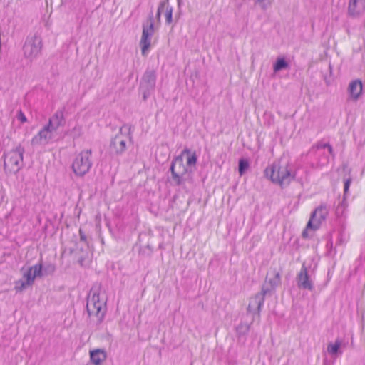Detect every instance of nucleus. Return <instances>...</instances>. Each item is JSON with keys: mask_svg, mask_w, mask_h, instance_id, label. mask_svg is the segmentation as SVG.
Segmentation results:
<instances>
[{"mask_svg": "<svg viewBox=\"0 0 365 365\" xmlns=\"http://www.w3.org/2000/svg\"><path fill=\"white\" fill-rule=\"evenodd\" d=\"M98 288L93 287L88 297L86 310L90 319L88 325L96 330L100 329L106 315V301L101 299Z\"/></svg>", "mask_w": 365, "mask_h": 365, "instance_id": "1", "label": "nucleus"}, {"mask_svg": "<svg viewBox=\"0 0 365 365\" xmlns=\"http://www.w3.org/2000/svg\"><path fill=\"white\" fill-rule=\"evenodd\" d=\"M264 175L283 188L288 186L295 178L296 173L292 172L289 162L281 158L264 170Z\"/></svg>", "mask_w": 365, "mask_h": 365, "instance_id": "2", "label": "nucleus"}, {"mask_svg": "<svg viewBox=\"0 0 365 365\" xmlns=\"http://www.w3.org/2000/svg\"><path fill=\"white\" fill-rule=\"evenodd\" d=\"M24 148L16 146L7 154L3 155L4 169L6 174L17 173L23 166Z\"/></svg>", "mask_w": 365, "mask_h": 365, "instance_id": "3", "label": "nucleus"}, {"mask_svg": "<svg viewBox=\"0 0 365 365\" xmlns=\"http://www.w3.org/2000/svg\"><path fill=\"white\" fill-rule=\"evenodd\" d=\"M170 171L171 173L172 180L176 185H181L186 181L187 168V165L184 164L182 155L175 157L173 160L170 167Z\"/></svg>", "mask_w": 365, "mask_h": 365, "instance_id": "4", "label": "nucleus"}, {"mask_svg": "<svg viewBox=\"0 0 365 365\" xmlns=\"http://www.w3.org/2000/svg\"><path fill=\"white\" fill-rule=\"evenodd\" d=\"M91 154V150L88 149L81 151L76 157L72 164V168L76 175L82 177L89 171L92 166Z\"/></svg>", "mask_w": 365, "mask_h": 365, "instance_id": "5", "label": "nucleus"}, {"mask_svg": "<svg viewBox=\"0 0 365 365\" xmlns=\"http://www.w3.org/2000/svg\"><path fill=\"white\" fill-rule=\"evenodd\" d=\"M156 72L148 68L140 82L139 89L143 95V101H146L154 92L156 83Z\"/></svg>", "mask_w": 365, "mask_h": 365, "instance_id": "6", "label": "nucleus"}, {"mask_svg": "<svg viewBox=\"0 0 365 365\" xmlns=\"http://www.w3.org/2000/svg\"><path fill=\"white\" fill-rule=\"evenodd\" d=\"M154 34V19L153 15L151 12L145 22L143 24V32L141 39L140 41V46L143 56H146L147 51L150 47L151 37Z\"/></svg>", "mask_w": 365, "mask_h": 365, "instance_id": "7", "label": "nucleus"}, {"mask_svg": "<svg viewBox=\"0 0 365 365\" xmlns=\"http://www.w3.org/2000/svg\"><path fill=\"white\" fill-rule=\"evenodd\" d=\"M42 48V41L41 36L37 34L27 36L23 46L25 57L29 58H36Z\"/></svg>", "mask_w": 365, "mask_h": 365, "instance_id": "8", "label": "nucleus"}, {"mask_svg": "<svg viewBox=\"0 0 365 365\" xmlns=\"http://www.w3.org/2000/svg\"><path fill=\"white\" fill-rule=\"evenodd\" d=\"M268 293L269 290L267 288H262L261 292L257 293L254 297L250 299L247 312L259 317L262 307L264 302V297Z\"/></svg>", "mask_w": 365, "mask_h": 365, "instance_id": "9", "label": "nucleus"}, {"mask_svg": "<svg viewBox=\"0 0 365 365\" xmlns=\"http://www.w3.org/2000/svg\"><path fill=\"white\" fill-rule=\"evenodd\" d=\"M296 282L300 289L313 291L314 289V282L308 273V267L305 263L302 264L300 271L297 274Z\"/></svg>", "mask_w": 365, "mask_h": 365, "instance_id": "10", "label": "nucleus"}, {"mask_svg": "<svg viewBox=\"0 0 365 365\" xmlns=\"http://www.w3.org/2000/svg\"><path fill=\"white\" fill-rule=\"evenodd\" d=\"M123 128L125 126L120 128V133L112 138L110 143V152L116 155H121L127 148V141L129 138L122 133Z\"/></svg>", "mask_w": 365, "mask_h": 365, "instance_id": "11", "label": "nucleus"}, {"mask_svg": "<svg viewBox=\"0 0 365 365\" xmlns=\"http://www.w3.org/2000/svg\"><path fill=\"white\" fill-rule=\"evenodd\" d=\"M328 214L326 206L320 205L312 213L310 219L307 225V228L317 230L321 223L325 220Z\"/></svg>", "mask_w": 365, "mask_h": 365, "instance_id": "12", "label": "nucleus"}, {"mask_svg": "<svg viewBox=\"0 0 365 365\" xmlns=\"http://www.w3.org/2000/svg\"><path fill=\"white\" fill-rule=\"evenodd\" d=\"M53 132L48 125H45L43 128L31 139L32 145H46L48 144L53 138Z\"/></svg>", "mask_w": 365, "mask_h": 365, "instance_id": "13", "label": "nucleus"}, {"mask_svg": "<svg viewBox=\"0 0 365 365\" xmlns=\"http://www.w3.org/2000/svg\"><path fill=\"white\" fill-rule=\"evenodd\" d=\"M280 274L276 269H270L267 274L265 284L262 288H267L269 290L268 294H271L276 289V287L280 284Z\"/></svg>", "mask_w": 365, "mask_h": 365, "instance_id": "14", "label": "nucleus"}, {"mask_svg": "<svg viewBox=\"0 0 365 365\" xmlns=\"http://www.w3.org/2000/svg\"><path fill=\"white\" fill-rule=\"evenodd\" d=\"M43 276L42 273V264L38 263L32 267H30L23 274V279L26 281V284L32 285L34 282L35 278L41 277Z\"/></svg>", "mask_w": 365, "mask_h": 365, "instance_id": "15", "label": "nucleus"}, {"mask_svg": "<svg viewBox=\"0 0 365 365\" xmlns=\"http://www.w3.org/2000/svg\"><path fill=\"white\" fill-rule=\"evenodd\" d=\"M66 124V119L64 118L63 109L58 110L48 121V125L51 130L56 131L58 128L63 126Z\"/></svg>", "mask_w": 365, "mask_h": 365, "instance_id": "16", "label": "nucleus"}, {"mask_svg": "<svg viewBox=\"0 0 365 365\" xmlns=\"http://www.w3.org/2000/svg\"><path fill=\"white\" fill-rule=\"evenodd\" d=\"M365 9V0H350L348 12L353 17L359 16Z\"/></svg>", "mask_w": 365, "mask_h": 365, "instance_id": "17", "label": "nucleus"}, {"mask_svg": "<svg viewBox=\"0 0 365 365\" xmlns=\"http://www.w3.org/2000/svg\"><path fill=\"white\" fill-rule=\"evenodd\" d=\"M349 91L354 99H358L363 89L362 82L357 79L352 81L349 86Z\"/></svg>", "mask_w": 365, "mask_h": 365, "instance_id": "18", "label": "nucleus"}, {"mask_svg": "<svg viewBox=\"0 0 365 365\" xmlns=\"http://www.w3.org/2000/svg\"><path fill=\"white\" fill-rule=\"evenodd\" d=\"M106 353L103 349H98L90 351V359L94 365H100L106 359Z\"/></svg>", "mask_w": 365, "mask_h": 365, "instance_id": "19", "label": "nucleus"}, {"mask_svg": "<svg viewBox=\"0 0 365 365\" xmlns=\"http://www.w3.org/2000/svg\"><path fill=\"white\" fill-rule=\"evenodd\" d=\"M289 68V64L284 57H278L273 64V71L277 73L280 71L285 70Z\"/></svg>", "mask_w": 365, "mask_h": 365, "instance_id": "20", "label": "nucleus"}, {"mask_svg": "<svg viewBox=\"0 0 365 365\" xmlns=\"http://www.w3.org/2000/svg\"><path fill=\"white\" fill-rule=\"evenodd\" d=\"M185 154L187 155V165H195L197 161V157L195 152L192 153L191 150L186 148L183 150V151L181 153L182 157L183 158V155Z\"/></svg>", "mask_w": 365, "mask_h": 365, "instance_id": "21", "label": "nucleus"}, {"mask_svg": "<svg viewBox=\"0 0 365 365\" xmlns=\"http://www.w3.org/2000/svg\"><path fill=\"white\" fill-rule=\"evenodd\" d=\"M341 342L336 341L334 344H329L327 346V351L332 355H337L340 352Z\"/></svg>", "mask_w": 365, "mask_h": 365, "instance_id": "22", "label": "nucleus"}, {"mask_svg": "<svg viewBox=\"0 0 365 365\" xmlns=\"http://www.w3.org/2000/svg\"><path fill=\"white\" fill-rule=\"evenodd\" d=\"M250 325L247 323H240L236 328L238 336H245L250 331Z\"/></svg>", "mask_w": 365, "mask_h": 365, "instance_id": "23", "label": "nucleus"}, {"mask_svg": "<svg viewBox=\"0 0 365 365\" xmlns=\"http://www.w3.org/2000/svg\"><path fill=\"white\" fill-rule=\"evenodd\" d=\"M250 166L249 161L247 159L241 158L238 163V172L240 175H242Z\"/></svg>", "mask_w": 365, "mask_h": 365, "instance_id": "24", "label": "nucleus"}, {"mask_svg": "<svg viewBox=\"0 0 365 365\" xmlns=\"http://www.w3.org/2000/svg\"><path fill=\"white\" fill-rule=\"evenodd\" d=\"M28 286H31L29 284H26L24 279H21L15 282L14 290L16 292H21L27 288Z\"/></svg>", "mask_w": 365, "mask_h": 365, "instance_id": "25", "label": "nucleus"}, {"mask_svg": "<svg viewBox=\"0 0 365 365\" xmlns=\"http://www.w3.org/2000/svg\"><path fill=\"white\" fill-rule=\"evenodd\" d=\"M56 271V265L53 263H47L42 265V273L43 274H53Z\"/></svg>", "mask_w": 365, "mask_h": 365, "instance_id": "26", "label": "nucleus"}, {"mask_svg": "<svg viewBox=\"0 0 365 365\" xmlns=\"http://www.w3.org/2000/svg\"><path fill=\"white\" fill-rule=\"evenodd\" d=\"M351 178H347L344 180V200L341 202V205L342 206H346V202H345V197H346V195H347L348 192H349V187H350V185H351Z\"/></svg>", "mask_w": 365, "mask_h": 365, "instance_id": "27", "label": "nucleus"}, {"mask_svg": "<svg viewBox=\"0 0 365 365\" xmlns=\"http://www.w3.org/2000/svg\"><path fill=\"white\" fill-rule=\"evenodd\" d=\"M165 23L170 24L173 22V7L170 6H166V11L165 14Z\"/></svg>", "mask_w": 365, "mask_h": 365, "instance_id": "28", "label": "nucleus"}, {"mask_svg": "<svg viewBox=\"0 0 365 365\" xmlns=\"http://www.w3.org/2000/svg\"><path fill=\"white\" fill-rule=\"evenodd\" d=\"M168 2V0H164L159 3L157 14H156V18L158 21L160 19L161 12L164 9V8L166 6V4Z\"/></svg>", "mask_w": 365, "mask_h": 365, "instance_id": "29", "label": "nucleus"}, {"mask_svg": "<svg viewBox=\"0 0 365 365\" xmlns=\"http://www.w3.org/2000/svg\"><path fill=\"white\" fill-rule=\"evenodd\" d=\"M316 148L317 149H322V148L327 149V148L329 154H331V155H334L333 148L329 143H319L317 144Z\"/></svg>", "mask_w": 365, "mask_h": 365, "instance_id": "30", "label": "nucleus"}, {"mask_svg": "<svg viewBox=\"0 0 365 365\" xmlns=\"http://www.w3.org/2000/svg\"><path fill=\"white\" fill-rule=\"evenodd\" d=\"M256 1L260 4L263 10L267 9V7L271 5L272 3L271 0H256Z\"/></svg>", "mask_w": 365, "mask_h": 365, "instance_id": "31", "label": "nucleus"}, {"mask_svg": "<svg viewBox=\"0 0 365 365\" xmlns=\"http://www.w3.org/2000/svg\"><path fill=\"white\" fill-rule=\"evenodd\" d=\"M152 252L153 250L149 245H148L143 248H141L140 250V253L144 255H150Z\"/></svg>", "mask_w": 365, "mask_h": 365, "instance_id": "32", "label": "nucleus"}, {"mask_svg": "<svg viewBox=\"0 0 365 365\" xmlns=\"http://www.w3.org/2000/svg\"><path fill=\"white\" fill-rule=\"evenodd\" d=\"M16 118L22 123H26L27 121L26 117L25 116L24 113L21 110L18 112Z\"/></svg>", "mask_w": 365, "mask_h": 365, "instance_id": "33", "label": "nucleus"}, {"mask_svg": "<svg viewBox=\"0 0 365 365\" xmlns=\"http://www.w3.org/2000/svg\"><path fill=\"white\" fill-rule=\"evenodd\" d=\"M79 235H80L81 241L84 242L85 243H87V240H86V234L82 230V229L79 230Z\"/></svg>", "mask_w": 365, "mask_h": 365, "instance_id": "34", "label": "nucleus"}, {"mask_svg": "<svg viewBox=\"0 0 365 365\" xmlns=\"http://www.w3.org/2000/svg\"><path fill=\"white\" fill-rule=\"evenodd\" d=\"M84 260H85V257H83V256H81V257H78V263L81 267H83V266Z\"/></svg>", "mask_w": 365, "mask_h": 365, "instance_id": "35", "label": "nucleus"}, {"mask_svg": "<svg viewBox=\"0 0 365 365\" xmlns=\"http://www.w3.org/2000/svg\"><path fill=\"white\" fill-rule=\"evenodd\" d=\"M307 229L308 228L306 227V229L302 232V235L304 238H306L307 237Z\"/></svg>", "mask_w": 365, "mask_h": 365, "instance_id": "36", "label": "nucleus"}, {"mask_svg": "<svg viewBox=\"0 0 365 365\" xmlns=\"http://www.w3.org/2000/svg\"><path fill=\"white\" fill-rule=\"evenodd\" d=\"M177 2H178V6L179 7H180L182 3V0H177Z\"/></svg>", "mask_w": 365, "mask_h": 365, "instance_id": "37", "label": "nucleus"}]
</instances>
